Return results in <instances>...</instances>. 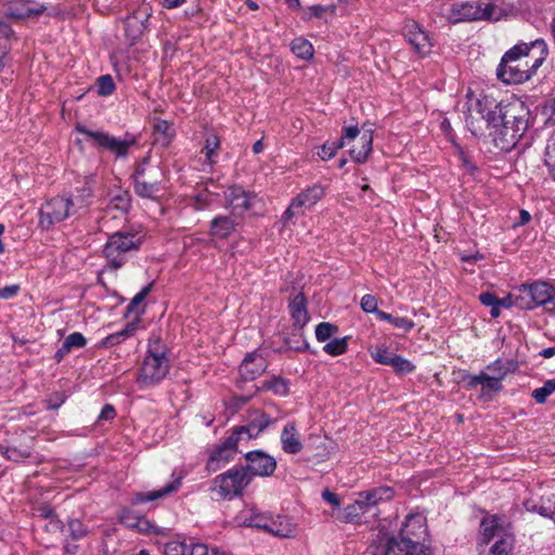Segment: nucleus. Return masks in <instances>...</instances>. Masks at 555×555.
Masks as SVG:
<instances>
[{
  "label": "nucleus",
  "mask_w": 555,
  "mask_h": 555,
  "mask_svg": "<svg viewBox=\"0 0 555 555\" xmlns=\"http://www.w3.org/2000/svg\"><path fill=\"white\" fill-rule=\"evenodd\" d=\"M477 111L496 129L494 142L503 151H511L524 137L529 126V109L522 102L503 104L485 95L477 101Z\"/></svg>",
  "instance_id": "obj_1"
},
{
  "label": "nucleus",
  "mask_w": 555,
  "mask_h": 555,
  "mask_svg": "<svg viewBox=\"0 0 555 555\" xmlns=\"http://www.w3.org/2000/svg\"><path fill=\"white\" fill-rule=\"evenodd\" d=\"M546 54L547 46L543 39L515 44L502 56L496 77L505 85L525 82L542 65Z\"/></svg>",
  "instance_id": "obj_2"
},
{
  "label": "nucleus",
  "mask_w": 555,
  "mask_h": 555,
  "mask_svg": "<svg viewBox=\"0 0 555 555\" xmlns=\"http://www.w3.org/2000/svg\"><path fill=\"white\" fill-rule=\"evenodd\" d=\"M168 348L157 336L151 337L145 357L137 372L135 383L140 389L158 386L169 374Z\"/></svg>",
  "instance_id": "obj_3"
},
{
  "label": "nucleus",
  "mask_w": 555,
  "mask_h": 555,
  "mask_svg": "<svg viewBox=\"0 0 555 555\" xmlns=\"http://www.w3.org/2000/svg\"><path fill=\"white\" fill-rule=\"evenodd\" d=\"M134 193L151 201H158L165 189V171L158 164H153L150 152L135 164L131 175Z\"/></svg>",
  "instance_id": "obj_4"
},
{
  "label": "nucleus",
  "mask_w": 555,
  "mask_h": 555,
  "mask_svg": "<svg viewBox=\"0 0 555 555\" xmlns=\"http://www.w3.org/2000/svg\"><path fill=\"white\" fill-rule=\"evenodd\" d=\"M427 537L426 518L421 514H410L400 529L398 537L390 538L380 550L390 551V554H401L405 550L427 548L424 545Z\"/></svg>",
  "instance_id": "obj_5"
},
{
  "label": "nucleus",
  "mask_w": 555,
  "mask_h": 555,
  "mask_svg": "<svg viewBox=\"0 0 555 555\" xmlns=\"http://www.w3.org/2000/svg\"><path fill=\"white\" fill-rule=\"evenodd\" d=\"M76 130L83 134L87 140L103 151L112 153L116 159H125L130 153V149L138 144L139 134L126 132L122 138H116L104 131H93L86 126L77 125Z\"/></svg>",
  "instance_id": "obj_6"
},
{
  "label": "nucleus",
  "mask_w": 555,
  "mask_h": 555,
  "mask_svg": "<svg viewBox=\"0 0 555 555\" xmlns=\"http://www.w3.org/2000/svg\"><path fill=\"white\" fill-rule=\"evenodd\" d=\"M88 203L83 198L56 196L47 201L39 210L38 224L42 230H49L54 224L62 222L79 208L86 207Z\"/></svg>",
  "instance_id": "obj_7"
},
{
  "label": "nucleus",
  "mask_w": 555,
  "mask_h": 555,
  "mask_svg": "<svg viewBox=\"0 0 555 555\" xmlns=\"http://www.w3.org/2000/svg\"><path fill=\"white\" fill-rule=\"evenodd\" d=\"M142 238L134 233L116 232L108 236L103 254L111 269L121 268L128 260V254L140 248Z\"/></svg>",
  "instance_id": "obj_8"
},
{
  "label": "nucleus",
  "mask_w": 555,
  "mask_h": 555,
  "mask_svg": "<svg viewBox=\"0 0 555 555\" xmlns=\"http://www.w3.org/2000/svg\"><path fill=\"white\" fill-rule=\"evenodd\" d=\"M250 482V475L244 466H234L214 478L210 491L219 500H232L241 496Z\"/></svg>",
  "instance_id": "obj_9"
},
{
  "label": "nucleus",
  "mask_w": 555,
  "mask_h": 555,
  "mask_svg": "<svg viewBox=\"0 0 555 555\" xmlns=\"http://www.w3.org/2000/svg\"><path fill=\"white\" fill-rule=\"evenodd\" d=\"M520 310H532L539 306L552 302L555 295L554 287L541 281L516 286Z\"/></svg>",
  "instance_id": "obj_10"
},
{
  "label": "nucleus",
  "mask_w": 555,
  "mask_h": 555,
  "mask_svg": "<svg viewBox=\"0 0 555 555\" xmlns=\"http://www.w3.org/2000/svg\"><path fill=\"white\" fill-rule=\"evenodd\" d=\"M496 7L481 1H465L451 7L449 18L452 23L491 20Z\"/></svg>",
  "instance_id": "obj_11"
},
{
  "label": "nucleus",
  "mask_w": 555,
  "mask_h": 555,
  "mask_svg": "<svg viewBox=\"0 0 555 555\" xmlns=\"http://www.w3.org/2000/svg\"><path fill=\"white\" fill-rule=\"evenodd\" d=\"M241 446H243L242 442L230 429L229 436L224 439V441L216 446L215 449L210 452L206 462V469L212 473L219 470L222 466L234 459L236 453L240 451Z\"/></svg>",
  "instance_id": "obj_12"
},
{
  "label": "nucleus",
  "mask_w": 555,
  "mask_h": 555,
  "mask_svg": "<svg viewBox=\"0 0 555 555\" xmlns=\"http://www.w3.org/2000/svg\"><path fill=\"white\" fill-rule=\"evenodd\" d=\"M273 423L274 421L267 413L254 411L249 414L246 425L234 426L231 430L244 446L251 439L259 437Z\"/></svg>",
  "instance_id": "obj_13"
},
{
  "label": "nucleus",
  "mask_w": 555,
  "mask_h": 555,
  "mask_svg": "<svg viewBox=\"0 0 555 555\" xmlns=\"http://www.w3.org/2000/svg\"><path fill=\"white\" fill-rule=\"evenodd\" d=\"M246 465L244 468L253 477H269L272 476L276 469V460L262 450H254L244 454Z\"/></svg>",
  "instance_id": "obj_14"
},
{
  "label": "nucleus",
  "mask_w": 555,
  "mask_h": 555,
  "mask_svg": "<svg viewBox=\"0 0 555 555\" xmlns=\"http://www.w3.org/2000/svg\"><path fill=\"white\" fill-rule=\"evenodd\" d=\"M402 34L418 55L425 56L430 52L433 47L430 38L416 22H406L402 28Z\"/></svg>",
  "instance_id": "obj_15"
},
{
  "label": "nucleus",
  "mask_w": 555,
  "mask_h": 555,
  "mask_svg": "<svg viewBox=\"0 0 555 555\" xmlns=\"http://www.w3.org/2000/svg\"><path fill=\"white\" fill-rule=\"evenodd\" d=\"M225 202L234 214H241L253 206L256 195L240 185L230 186L224 193Z\"/></svg>",
  "instance_id": "obj_16"
},
{
  "label": "nucleus",
  "mask_w": 555,
  "mask_h": 555,
  "mask_svg": "<svg viewBox=\"0 0 555 555\" xmlns=\"http://www.w3.org/2000/svg\"><path fill=\"white\" fill-rule=\"evenodd\" d=\"M268 367L267 360L258 351L247 353L240 365V374L245 380H254Z\"/></svg>",
  "instance_id": "obj_17"
},
{
  "label": "nucleus",
  "mask_w": 555,
  "mask_h": 555,
  "mask_svg": "<svg viewBox=\"0 0 555 555\" xmlns=\"http://www.w3.org/2000/svg\"><path fill=\"white\" fill-rule=\"evenodd\" d=\"M288 310L293 321L294 330L301 332L309 322L310 317L307 310V300L302 292H299L288 302Z\"/></svg>",
  "instance_id": "obj_18"
},
{
  "label": "nucleus",
  "mask_w": 555,
  "mask_h": 555,
  "mask_svg": "<svg viewBox=\"0 0 555 555\" xmlns=\"http://www.w3.org/2000/svg\"><path fill=\"white\" fill-rule=\"evenodd\" d=\"M151 13L137 11L129 15L125 22L126 37L131 41H138L147 30V21Z\"/></svg>",
  "instance_id": "obj_19"
},
{
  "label": "nucleus",
  "mask_w": 555,
  "mask_h": 555,
  "mask_svg": "<svg viewBox=\"0 0 555 555\" xmlns=\"http://www.w3.org/2000/svg\"><path fill=\"white\" fill-rule=\"evenodd\" d=\"M264 531L281 539H289L295 537L296 526L287 516L274 517L270 514Z\"/></svg>",
  "instance_id": "obj_20"
},
{
  "label": "nucleus",
  "mask_w": 555,
  "mask_h": 555,
  "mask_svg": "<svg viewBox=\"0 0 555 555\" xmlns=\"http://www.w3.org/2000/svg\"><path fill=\"white\" fill-rule=\"evenodd\" d=\"M282 450L286 454H298L302 451L304 444L297 430L295 422H288L281 433Z\"/></svg>",
  "instance_id": "obj_21"
},
{
  "label": "nucleus",
  "mask_w": 555,
  "mask_h": 555,
  "mask_svg": "<svg viewBox=\"0 0 555 555\" xmlns=\"http://www.w3.org/2000/svg\"><path fill=\"white\" fill-rule=\"evenodd\" d=\"M172 480L158 490L140 492L134 495L133 502L135 504L147 503L158 499H163L176 491L181 487L182 476H176L172 474Z\"/></svg>",
  "instance_id": "obj_22"
},
{
  "label": "nucleus",
  "mask_w": 555,
  "mask_h": 555,
  "mask_svg": "<svg viewBox=\"0 0 555 555\" xmlns=\"http://www.w3.org/2000/svg\"><path fill=\"white\" fill-rule=\"evenodd\" d=\"M176 135L173 124L157 119L153 125V140L154 143L163 147H168Z\"/></svg>",
  "instance_id": "obj_23"
},
{
  "label": "nucleus",
  "mask_w": 555,
  "mask_h": 555,
  "mask_svg": "<svg viewBox=\"0 0 555 555\" xmlns=\"http://www.w3.org/2000/svg\"><path fill=\"white\" fill-rule=\"evenodd\" d=\"M167 555H218V551L209 550L206 544L192 543L186 544H170L166 548Z\"/></svg>",
  "instance_id": "obj_24"
},
{
  "label": "nucleus",
  "mask_w": 555,
  "mask_h": 555,
  "mask_svg": "<svg viewBox=\"0 0 555 555\" xmlns=\"http://www.w3.org/2000/svg\"><path fill=\"white\" fill-rule=\"evenodd\" d=\"M359 495L369 512L371 507L377 505L379 502L390 500L393 496V490L390 487L383 486L360 492Z\"/></svg>",
  "instance_id": "obj_25"
},
{
  "label": "nucleus",
  "mask_w": 555,
  "mask_h": 555,
  "mask_svg": "<svg viewBox=\"0 0 555 555\" xmlns=\"http://www.w3.org/2000/svg\"><path fill=\"white\" fill-rule=\"evenodd\" d=\"M502 530L499 516L490 515L483 517L480 522L479 543L488 544L493 538L498 537Z\"/></svg>",
  "instance_id": "obj_26"
},
{
  "label": "nucleus",
  "mask_w": 555,
  "mask_h": 555,
  "mask_svg": "<svg viewBox=\"0 0 555 555\" xmlns=\"http://www.w3.org/2000/svg\"><path fill=\"white\" fill-rule=\"evenodd\" d=\"M325 195V188L321 184H313L302 190L295 198L296 205H300L304 210L313 207Z\"/></svg>",
  "instance_id": "obj_27"
},
{
  "label": "nucleus",
  "mask_w": 555,
  "mask_h": 555,
  "mask_svg": "<svg viewBox=\"0 0 555 555\" xmlns=\"http://www.w3.org/2000/svg\"><path fill=\"white\" fill-rule=\"evenodd\" d=\"M236 228V222L228 216H217L210 223V235L220 240L228 238Z\"/></svg>",
  "instance_id": "obj_28"
},
{
  "label": "nucleus",
  "mask_w": 555,
  "mask_h": 555,
  "mask_svg": "<svg viewBox=\"0 0 555 555\" xmlns=\"http://www.w3.org/2000/svg\"><path fill=\"white\" fill-rule=\"evenodd\" d=\"M46 8L43 5H31L27 2H16L12 4L8 10V15L15 20H23L30 16H38Z\"/></svg>",
  "instance_id": "obj_29"
},
{
  "label": "nucleus",
  "mask_w": 555,
  "mask_h": 555,
  "mask_svg": "<svg viewBox=\"0 0 555 555\" xmlns=\"http://www.w3.org/2000/svg\"><path fill=\"white\" fill-rule=\"evenodd\" d=\"M361 147H353L349 151L351 158L359 164H363L372 152L373 131L364 130L360 137Z\"/></svg>",
  "instance_id": "obj_30"
},
{
  "label": "nucleus",
  "mask_w": 555,
  "mask_h": 555,
  "mask_svg": "<svg viewBox=\"0 0 555 555\" xmlns=\"http://www.w3.org/2000/svg\"><path fill=\"white\" fill-rule=\"evenodd\" d=\"M524 507L527 512L537 513L542 517L547 518L548 512L551 511V496L542 495L537 499H528L524 502Z\"/></svg>",
  "instance_id": "obj_31"
},
{
  "label": "nucleus",
  "mask_w": 555,
  "mask_h": 555,
  "mask_svg": "<svg viewBox=\"0 0 555 555\" xmlns=\"http://www.w3.org/2000/svg\"><path fill=\"white\" fill-rule=\"evenodd\" d=\"M367 513L365 504L361 502L359 496L353 503L348 504L337 516L344 522H351L360 515Z\"/></svg>",
  "instance_id": "obj_32"
},
{
  "label": "nucleus",
  "mask_w": 555,
  "mask_h": 555,
  "mask_svg": "<svg viewBox=\"0 0 555 555\" xmlns=\"http://www.w3.org/2000/svg\"><path fill=\"white\" fill-rule=\"evenodd\" d=\"M516 369L517 362L514 360L503 361L502 359H496L487 365V370L493 373L492 376L502 380L508 373L514 372Z\"/></svg>",
  "instance_id": "obj_33"
},
{
  "label": "nucleus",
  "mask_w": 555,
  "mask_h": 555,
  "mask_svg": "<svg viewBox=\"0 0 555 555\" xmlns=\"http://www.w3.org/2000/svg\"><path fill=\"white\" fill-rule=\"evenodd\" d=\"M291 50L297 57L305 61L311 60L314 54L312 43L302 37L295 38L292 41Z\"/></svg>",
  "instance_id": "obj_34"
},
{
  "label": "nucleus",
  "mask_w": 555,
  "mask_h": 555,
  "mask_svg": "<svg viewBox=\"0 0 555 555\" xmlns=\"http://www.w3.org/2000/svg\"><path fill=\"white\" fill-rule=\"evenodd\" d=\"M153 288V283L147 284L144 286L135 296L131 299L129 305L126 308V314H135V317L141 315L144 312V308L142 306V302L146 298V296L151 293Z\"/></svg>",
  "instance_id": "obj_35"
},
{
  "label": "nucleus",
  "mask_w": 555,
  "mask_h": 555,
  "mask_svg": "<svg viewBox=\"0 0 555 555\" xmlns=\"http://www.w3.org/2000/svg\"><path fill=\"white\" fill-rule=\"evenodd\" d=\"M262 388L276 396L285 397L289 393V380L282 376H273L263 382Z\"/></svg>",
  "instance_id": "obj_36"
},
{
  "label": "nucleus",
  "mask_w": 555,
  "mask_h": 555,
  "mask_svg": "<svg viewBox=\"0 0 555 555\" xmlns=\"http://www.w3.org/2000/svg\"><path fill=\"white\" fill-rule=\"evenodd\" d=\"M134 328L135 327L133 324H128L124 330L113 333V334H109L106 337H104L100 341L99 346L102 348H111L116 345H119L120 343H122L124 340H126L128 337H130L133 334Z\"/></svg>",
  "instance_id": "obj_37"
},
{
  "label": "nucleus",
  "mask_w": 555,
  "mask_h": 555,
  "mask_svg": "<svg viewBox=\"0 0 555 555\" xmlns=\"http://www.w3.org/2000/svg\"><path fill=\"white\" fill-rule=\"evenodd\" d=\"M270 514L256 509H250L244 516L242 522L244 526L257 528L264 531Z\"/></svg>",
  "instance_id": "obj_38"
},
{
  "label": "nucleus",
  "mask_w": 555,
  "mask_h": 555,
  "mask_svg": "<svg viewBox=\"0 0 555 555\" xmlns=\"http://www.w3.org/2000/svg\"><path fill=\"white\" fill-rule=\"evenodd\" d=\"M377 318L380 321H386L392 324L393 327L403 330L405 333L412 331L415 326L413 320L405 317H393L385 311L377 312Z\"/></svg>",
  "instance_id": "obj_39"
},
{
  "label": "nucleus",
  "mask_w": 555,
  "mask_h": 555,
  "mask_svg": "<svg viewBox=\"0 0 555 555\" xmlns=\"http://www.w3.org/2000/svg\"><path fill=\"white\" fill-rule=\"evenodd\" d=\"M220 147V140L217 134L210 133L207 135L204 145V153L206 162L209 166H214L217 163V152Z\"/></svg>",
  "instance_id": "obj_40"
},
{
  "label": "nucleus",
  "mask_w": 555,
  "mask_h": 555,
  "mask_svg": "<svg viewBox=\"0 0 555 555\" xmlns=\"http://www.w3.org/2000/svg\"><path fill=\"white\" fill-rule=\"evenodd\" d=\"M111 206L120 212H128L131 208L130 193L125 190H118L111 197Z\"/></svg>",
  "instance_id": "obj_41"
},
{
  "label": "nucleus",
  "mask_w": 555,
  "mask_h": 555,
  "mask_svg": "<svg viewBox=\"0 0 555 555\" xmlns=\"http://www.w3.org/2000/svg\"><path fill=\"white\" fill-rule=\"evenodd\" d=\"M350 337L334 338L323 346V351L332 357L341 356L348 350V341Z\"/></svg>",
  "instance_id": "obj_42"
},
{
  "label": "nucleus",
  "mask_w": 555,
  "mask_h": 555,
  "mask_svg": "<svg viewBox=\"0 0 555 555\" xmlns=\"http://www.w3.org/2000/svg\"><path fill=\"white\" fill-rule=\"evenodd\" d=\"M544 164L547 167L551 177L555 180V130L546 141Z\"/></svg>",
  "instance_id": "obj_43"
},
{
  "label": "nucleus",
  "mask_w": 555,
  "mask_h": 555,
  "mask_svg": "<svg viewBox=\"0 0 555 555\" xmlns=\"http://www.w3.org/2000/svg\"><path fill=\"white\" fill-rule=\"evenodd\" d=\"M503 389L502 379L489 375L485 372L482 384H481V393L482 396H491V393L500 392Z\"/></svg>",
  "instance_id": "obj_44"
},
{
  "label": "nucleus",
  "mask_w": 555,
  "mask_h": 555,
  "mask_svg": "<svg viewBox=\"0 0 555 555\" xmlns=\"http://www.w3.org/2000/svg\"><path fill=\"white\" fill-rule=\"evenodd\" d=\"M338 333V326L330 322H321L315 327V338L320 343L328 340Z\"/></svg>",
  "instance_id": "obj_45"
},
{
  "label": "nucleus",
  "mask_w": 555,
  "mask_h": 555,
  "mask_svg": "<svg viewBox=\"0 0 555 555\" xmlns=\"http://www.w3.org/2000/svg\"><path fill=\"white\" fill-rule=\"evenodd\" d=\"M555 391V379L546 380L542 387L532 391V398L537 403H545L547 398Z\"/></svg>",
  "instance_id": "obj_46"
},
{
  "label": "nucleus",
  "mask_w": 555,
  "mask_h": 555,
  "mask_svg": "<svg viewBox=\"0 0 555 555\" xmlns=\"http://www.w3.org/2000/svg\"><path fill=\"white\" fill-rule=\"evenodd\" d=\"M389 366H392L397 374L405 375L413 373L416 366L408 359L396 354Z\"/></svg>",
  "instance_id": "obj_47"
},
{
  "label": "nucleus",
  "mask_w": 555,
  "mask_h": 555,
  "mask_svg": "<svg viewBox=\"0 0 555 555\" xmlns=\"http://www.w3.org/2000/svg\"><path fill=\"white\" fill-rule=\"evenodd\" d=\"M395 356L396 353L389 351L388 347L385 345L376 346V348L371 352L373 360L383 365H389Z\"/></svg>",
  "instance_id": "obj_48"
},
{
  "label": "nucleus",
  "mask_w": 555,
  "mask_h": 555,
  "mask_svg": "<svg viewBox=\"0 0 555 555\" xmlns=\"http://www.w3.org/2000/svg\"><path fill=\"white\" fill-rule=\"evenodd\" d=\"M513 542L509 537H501L491 547L487 555H511Z\"/></svg>",
  "instance_id": "obj_49"
},
{
  "label": "nucleus",
  "mask_w": 555,
  "mask_h": 555,
  "mask_svg": "<svg viewBox=\"0 0 555 555\" xmlns=\"http://www.w3.org/2000/svg\"><path fill=\"white\" fill-rule=\"evenodd\" d=\"M67 525L73 540H80L89 533V528L78 518L69 519Z\"/></svg>",
  "instance_id": "obj_50"
},
{
  "label": "nucleus",
  "mask_w": 555,
  "mask_h": 555,
  "mask_svg": "<svg viewBox=\"0 0 555 555\" xmlns=\"http://www.w3.org/2000/svg\"><path fill=\"white\" fill-rule=\"evenodd\" d=\"M98 94L101 96L111 95L115 91V82L111 75H102L96 79Z\"/></svg>",
  "instance_id": "obj_51"
},
{
  "label": "nucleus",
  "mask_w": 555,
  "mask_h": 555,
  "mask_svg": "<svg viewBox=\"0 0 555 555\" xmlns=\"http://www.w3.org/2000/svg\"><path fill=\"white\" fill-rule=\"evenodd\" d=\"M343 147V141H327L322 146L321 150L318 152V155L323 160H328L335 156L337 151Z\"/></svg>",
  "instance_id": "obj_52"
},
{
  "label": "nucleus",
  "mask_w": 555,
  "mask_h": 555,
  "mask_svg": "<svg viewBox=\"0 0 555 555\" xmlns=\"http://www.w3.org/2000/svg\"><path fill=\"white\" fill-rule=\"evenodd\" d=\"M284 345L286 349L295 351H305L308 348V343L302 339L301 332L293 334V337H285Z\"/></svg>",
  "instance_id": "obj_53"
},
{
  "label": "nucleus",
  "mask_w": 555,
  "mask_h": 555,
  "mask_svg": "<svg viewBox=\"0 0 555 555\" xmlns=\"http://www.w3.org/2000/svg\"><path fill=\"white\" fill-rule=\"evenodd\" d=\"M305 210L300 205H296V198L294 197L287 207V209L282 215V223L284 227H287L294 217L304 215Z\"/></svg>",
  "instance_id": "obj_54"
},
{
  "label": "nucleus",
  "mask_w": 555,
  "mask_h": 555,
  "mask_svg": "<svg viewBox=\"0 0 555 555\" xmlns=\"http://www.w3.org/2000/svg\"><path fill=\"white\" fill-rule=\"evenodd\" d=\"M66 345V348H68L70 351L74 348L80 349L83 348L87 344V340L85 336L79 333L75 332L69 334L63 341Z\"/></svg>",
  "instance_id": "obj_55"
},
{
  "label": "nucleus",
  "mask_w": 555,
  "mask_h": 555,
  "mask_svg": "<svg viewBox=\"0 0 555 555\" xmlns=\"http://www.w3.org/2000/svg\"><path fill=\"white\" fill-rule=\"evenodd\" d=\"M210 203H211L210 193L208 192L207 189H205L204 191L197 193L193 197L192 207L195 210H203V209H206L207 207H209Z\"/></svg>",
  "instance_id": "obj_56"
},
{
  "label": "nucleus",
  "mask_w": 555,
  "mask_h": 555,
  "mask_svg": "<svg viewBox=\"0 0 555 555\" xmlns=\"http://www.w3.org/2000/svg\"><path fill=\"white\" fill-rule=\"evenodd\" d=\"M361 308L366 313H375L377 315V312H382L377 308V299L375 296L366 294L361 298Z\"/></svg>",
  "instance_id": "obj_57"
},
{
  "label": "nucleus",
  "mask_w": 555,
  "mask_h": 555,
  "mask_svg": "<svg viewBox=\"0 0 555 555\" xmlns=\"http://www.w3.org/2000/svg\"><path fill=\"white\" fill-rule=\"evenodd\" d=\"M518 299L519 298H518L517 289H516V287H514L507 296H505L504 298H499L498 305L501 308H506V309L512 308V307H516V308L520 309V302Z\"/></svg>",
  "instance_id": "obj_58"
},
{
  "label": "nucleus",
  "mask_w": 555,
  "mask_h": 555,
  "mask_svg": "<svg viewBox=\"0 0 555 555\" xmlns=\"http://www.w3.org/2000/svg\"><path fill=\"white\" fill-rule=\"evenodd\" d=\"M483 374H485L483 371H481L477 375L469 374V373H464L463 376H462V382L465 384L466 388L474 389L478 385L482 384Z\"/></svg>",
  "instance_id": "obj_59"
},
{
  "label": "nucleus",
  "mask_w": 555,
  "mask_h": 555,
  "mask_svg": "<svg viewBox=\"0 0 555 555\" xmlns=\"http://www.w3.org/2000/svg\"><path fill=\"white\" fill-rule=\"evenodd\" d=\"M360 134L358 126H348L343 128V134L338 141H343V147L345 146L346 140H354Z\"/></svg>",
  "instance_id": "obj_60"
},
{
  "label": "nucleus",
  "mask_w": 555,
  "mask_h": 555,
  "mask_svg": "<svg viewBox=\"0 0 555 555\" xmlns=\"http://www.w3.org/2000/svg\"><path fill=\"white\" fill-rule=\"evenodd\" d=\"M308 10L310 12V17L320 18L327 11L334 12L335 8L334 7H324V5H320V4H314V5L309 7Z\"/></svg>",
  "instance_id": "obj_61"
},
{
  "label": "nucleus",
  "mask_w": 555,
  "mask_h": 555,
  "mask_svg": "<svg viewBox=\"0 0 555 555\" xmlns=\"http://www.w3.org/2000/svg\"><path fill=\"white\" fill-rule=\"evenodd\" d=\"M480 302L486 307H492L498 305L499 297L495 296L493 293L485 292L479 295Z\"/></svg>",
  "instance_id": "obj_62"
},
{
  "label": "nucleus",
  "mask_w": 555,
  "mask_h": 555,
  "mask_svg": "<svg viewBox=\"0 0 555 555\" xmlns=\"http://www.w3.org/2000/svg\"><path fill=\"white\" fill-rule=\"evenodd\" d=\"M116 416L115 408L111 404H105L98 417V421H112Z\"/></svg>",
  "instance_id": "obj_63"
},
{
  "label": "nucleus",
  "mask_w": 555,
  "mask_h": 555,
  "mask_svg": "<svg viewBox=\"0 0 555 555\" xmlns=\"http://www.w3.org/2000/svg\"><path fill=\"white\" fill-rule=\"evenodd\" d=\"M20 286L16 284L8 285L0 288V298L10 299L17 295Z\"/></svg>",
  "instance_id": "obj_64"
}]
</instances>
